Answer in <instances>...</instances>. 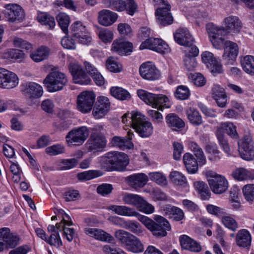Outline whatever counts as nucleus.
I'll list each match as a JSON object with an SVG mask.
<instances>
[{"mask_svg": "<svg viewBox=\"0 0 254 254\" xmlns=\"http://www.w3.org/2000/svg\"><path fill=\"white\" fill-rule=\"evenodd\" d=\"M184 163L189 173L195 174L198 170L199 165L193 155L190 153H186L183 156Z\"/></svg>", "mask_w": 254, "mask_h": 254, "instance_id": "31", "label": "nucleus"}, {"mask_svg": "<svg viewBox=\"0 0 254 254\" xmlns=\"http://www.w3.org/2000/svg\"><path fill=\"white\" fill-rule=\"evenodd\" d=\"M110 102L105 96H99L93 108V115L96 119H100L105 116L110 109Z\"/></svg>", "mask_w": 254, "mask_h": 254, "instance_id": "17", "label": "nucleus"}, {"mask_svg": "<svg viewBox=\"0 0 254 254\" xmlns=\"http://www.w3.org/2000/svg\"><path fill=\"white\" fill-rule=\"evenodd\" d=\"M186 113L189 121L193 126H199L202 124V117L195 109L190 107Z\"/></svg>", "mask_w": 254, "mask_h": 254, "instance_id": "40", "label": "nucleus"}, {"mask_svg": "<svg viewBox=\"0 0 254 254\" xmlns=\"http://www.w3.org/2000/svg\"><path fill=\"white\" fill-rule=\"evenodd\" d=\"M180 242L182 248L184 249L196 253L201 250L200 244L187 235L181 236Z\"/></svg>", "mask_w": 254, "mask_h": 254, "instance_id": "28", "label": "nucleus"}, {"mask_svg": "<svg viewBox=\"0 0 254 254\" xmlns=\"http://www.w3.org/2000/svg\"><path fill=\"white\" fill-rule=\"evenodd\" d=\"M206 176L209 185L214 193L221 194L226 191L229 183L224 176L211 170L206 172Z\"/></svg>", "mask_w": 254, "mask_h": 254, "instance_id": "6", "label": "nucleus"}, {"mask_svg": "<svg viewBox=\"0 0 254 254\" xmlns=\"http://www.w3.org/2000/svg\"><path fill=\"white\" fill-rule=\"evenodd\" d=\"M71 33L79 43L87 44L91 41L85 26L80 21H75L71 26Z\"/></svg>", "mask_w": 254, "mask_h": 254, "instance_id": "14", "label": "nucleus"}, {"mask_svg": "<svg viewBox=\"0 0 254 254\" xmlns=\"http://www.w3.org/2000/svg\"><path fill=\"white\" fill-rule=\"evenodd\" d=\"M84 231L87 235L97 240L108 243H111L114 240L113 236L100 229L86 227H85Z\"/></svg>", "mask_w": 254, "mask_h": 254, "instance_id": "22", "label": "nucleus"}, {"mask_svg": "<svg viewBox=\"0 0 254 254\" xmlns=\"http://www.w3.org/2000/svg\"><path fill=\"white\" fill-rule=\"evenodd\" d=\"M107 145V139L103 133H92L85 145L90 151L94 152L102 151Z\"/></svg>", "mask_w": 254, "mask_h": 254, "instance_id": "13", "label": "nucleus"}, {"mask_svg": "<svg viewBox=\"0 0 254 254\" xmlns=\"http://www.w3.org/2000/svg\"><path fill=\"white\" fill-rule=\"evenodd\" d=\"M127 251L138 254L144 251V246L140 240L134 235L125 248Z\"/></svg>", "mask_w": 254, "mask_h": 254, "instance_id": "36", "label": "nucleus"}, {"mask_svg": "<svg viewBox=\"0 0 254 254\" xmlns=\"http://www.w3.org/2000/svg\"><path fill=\"white\" fill-rule=\"evenodd\" d=\"M171 181L175 185L182 186L187 183L185 176L180 172L173 171L170 175Z\"/></svg>", "mask_w": 254, "mask_h": 254, "instance_id": "56", "label": "nucleus"}, {"mask_svg": "<svg viewBox=\"0 0 254 254\" xmlns=\"http://www.w3.org/2000/svg\"><path fill=\"white\" fill-rule=\"evenodd\" d=\"M237 127L233 123L230 122H225L221 123L217 127L216 130L220 131L223 134H224L226 131L227 134L231 138L238 139L239 134L237 131Z\"/></svg>", "mask_w": 254, "mask_h": 254, "instance_id": "30", "label": "nucleus"}, {"mask_svg": "<svg viewBox=\"0 0 254 254\" xmlns=\"http://www.w3.org/2000/svg\"><path fill=\"white\" fill-rule=\"evenodd\" d=\"M138 97L146 104L162 111L164 108H169L171 104L168 97L163 94H155L143 89L137 91Z\"/></svg>", "mask_w": 254, "mask_h": 254, "instance_id": "4", "label": "nucleus"}, {"mask_svg": "<svg viewBox=\"0 0 254 254\" xmlns=\"http://www.w3.org/2000/svg\"><path fill=\"white\" fill-rule=\"evenodd\" d=\"M189 147L197 158L199 165L202 166L204 165L206 163V160L202 148L194 142H190Z\"/></svg>", "mask_w": 254, "mask_h": 254, "instance_id": "39", "label": "nucleus"}, {"mask_svg": "<svg viewBox=\"0 0 254 254\" xmlns=\"http://www.w3.org/2000/svg\"><path fill=\"white\" fill-rule=\"evenodd\" d=\"M232 176L238 181H243L248 179H254V175L247 170L240 168L236 170L232 173Z\"/></svg>", "mask_w": 254, "mask_h": 254, "instance_id": "46", "label": "nucleus"}, {"mask_svg": "<svg viewBox=\"0 0 254 254\" xmlns=\"http://www.w3.org/2000/svg\"><path fill=\"white\" fill-rule=\"evenodd\" d=\"M111 95L120 100H128L130 99L129 93L126 89L120 87H112L110 89Z\"/></svg>", "mask_w": 254, "mask_h": 254, "instance_id": "42", "label": "nucleus"}, {"mask_svg": "<svg viewBox=\"0 0 254 254\" xmlns=\"http://www.w3.org/2000/svg\"><path fill=\"white\" fill-rule=\"evenodd\" d=\"M114 222L120 227L127 229L137 235L139 236L143 232L142 226L138 222L135 221H126L122 218L117 217L115 218Z\"/></svg>", "mask_w": 254, "mask_h": 254, "instance_id": "19", "label": "nucleus"}, {"mask_svg": "<svg viewBox=\"0 0 254 254\" xmlns=\"http://www.w3.org/2000/svg\"><path fill=\"white\" fill-rule=\"evenodd\" d=\"M5 17L10 22H16L22 21L25 14L22 7L16 4H8L5 5Z\"/></svg>", "mask_w": 254, "mask_h": 254, "instance_id": "15", "label": "nucleus"}, {"mask_svg": "<svg viewBox=\"0 0 254 254\" xmlns=\"http://www.w3.org/2000/svg\"><path fill=\"white\" fill-rule=\"evenodd\" d=\"M51 53L48 47L41 46L33 51L30 55L31 59L36 63L41 62L47 59Z\"/></svg>", "mask_w": 254, "mask_h": 254, "instance_id": "29", "label": "nucleus"}, {"mask_svg": "<svg viewBox=\"0 0 254 254\" xmlns=\"http://www.w3.org/2000/svg\"><path fill=\"white\" fill-rule=\"evenodd\" d=\"M163 211L166 215H172L176 221L182 220L184 217L183 211L177 207L171 205H166L163 208Z\"/></svg>", "mask_w": 254, "mask_h": 254, "instance_id": "35", "label": "nucleus"}, {"mask_svg": "<svg viewBox=\"0 0 254 254\" xmlns=\"http://www.w3.org/2000/svg\"><path fill=\"white\" fill-rule=\"evenodd\" d=\"M223 23L224 27H219L212 24H208L207 25V30L213 46L217 49H220L223 47V60L228 64H233L238 54V45L230 41H225L223 36L229 33H239L242 28L243 24L238 17L233 15L225 18Z\"/></svg>", "mask_w": 254, "mask_h": 254, "instance_id": "1", "label": "nucleus"}, {"mask_svg": "<svg viewBox=\"0 0 254 254\" xmlns=\"http://www.w3.org/2000/svg\"><path fill=\"white\" fill-rule=\"evenodd\" d=\"M239 152L242 158L250 161L254 158V142L252 137L249 135H245L238 142Z\"/></svg>", "mask_w": 254, "mask_h": 254, "instance_id": "10", "label": "nucleus"}, {"mask_svg": "<svg viewBox=\"0 0 254 254\" xmlns=\"http://www.w3.org/2000/svg\"><path fill=\"white\" fill-rule=\"evenodd\" d=\"M138 210L146 214H150L155 211L154 207L141 197L137 207Z\"/></svg>", "mask_w": 254, "mask_h": 254, "instance_id": "54", "label": "nucleus"}, {"mask_svg": "<svg viewBox=\"0 0 254 254\" xmlns=\"http://www.w3.org/2000/svg\"><path fill=\"white\" fill-rule=\"evenodd\" d=\"M175 97L180 100H185L190 96V91L189 88L184 85L179 86L175 93Z\"/></svg>", "mask_w": 254, "mask_h": 254, "instance_id": "59", "label": "nucleus"}, {"mask_svg": "<svg viewBox=\"0 0 254 254\" xmlns=\"http://www.w3.org/2000/svg\"><path fill=\"white\" fill-rule=\"evenodd\" d=\"M118 17L116 13L108 9H103L98 12V21L104 26L112 25L116 21Z\"/></svg>", "mask_w": 254, "mask_h": 254, "instance_id": "25", "label": "nucleus"}, {"mask_svg": "<svg viewBox=\"0 0 254 254\" xmlns=\"http://www.w3.org/2000/svg\"><path fill=\"white\" fill-rule=\"evenodd\" d=\"M251 241V235L248 230L241 229L238 231L236 236V243L239 247L248 249Z\"/></svg>", "mask_w": 254, "mask_h": 254, "instance_id": "27", "label": "nucleus"}, {"mask_svg": "<svg viewBox=\"0 0 254 254\" xmlns=\"http://www.w3.org/2000/svg\"><path fill=\"white\" fill-rule=\"evenodd\" d=\"M7 73L3 88L11 89L15 87L19 83L18 76L15 73L9 70H8Z\"/></svg>", "mask_w": 254, "mask_h": 254, "instance_id": "44", "label": "nucleus"}, {"mask_svg": "<svg viewBox=\"0 0 254 254\" xmlns=\"http://www.w3.org/2000/svg\"><path fill=\"white\" fill-rule=\"evenodd\" d=\"M167 124L173 130H177L185 127V123L177 115L170 113L166 117Z\"/></svg>", "mask_w": 254, "mask_h": 254, "instance_id": "33", "label": "nucleus"}, {"mask_svg": "<svg viewBox=\"0 0 254 254\" xmlns=\"http://www.w3.org/2000/svg\"><path fill=\"white\" fill-rule=\"evenodd\" d=\"M38 21L42 24L49 26V28H53L55 25V20L54 18L45 12H41L37 16Z\"/></svg>", "mask_w": 254, "mask_h": 254, "instance_id": "45", "label": "nucleus"}, {"mask_svg": "<svg viewBox=\"0 0 254 254\" xmlns=\"http://www.w3.org/2000/svg\"><path fill=\"white\" fill-rule=\"evenodd\" d=\"M130 118L131 120H129V123H131V127L133 129L136 128L137 126H138L139 125L146 121H145V116L138 111H132L131 112Z\"/></svg>", "mask_w": 254, "mask_h": 254, "instance_id": "47", "label": "nucleus"}, {"mask_svg": "<svg viewBox=\"0 0 254 254\" xmlns=\"http://www.w3.org/2000/svg\"><path fill=\"white\" fill-rule=\"evenodd\" d=\"M88 135V128L83 126L69 131L65 137L66 141L69 145H81L87 139Z\"/></svg>", "mask_w": 254, "mask_h": 254, "instance_id": "7", "label": "nucleus"}, {"mask_svg": "<svg viewBox=\"0 0 254 254\" xmlns=\"http://www.w3.org/2000/svg\"><path fill=\"white\" fill-rule=\"evenodd\" d=\"M140 50L148 49L160 54H164L169 51L168 44L159 38H150L142 42L139 47Z\"/></svg>", "mask_w": 254, "mask_h": 254, "instance_id": "12", "label": "nucleus"}, {"mask_svg": "<svg viewBox=\"0 0 254 254\" xmlns=\"http://www.w3.org/2000/svg\"><path fill=\"white\" fill-rule=\"evenodd\" d=\"M171 6H161L158 8L155 11V15L160 24L162 26H166L171 24L173 22V18L170 11Z\"/></svg>", "mask_w": 254, "mask_h": 254, "instance_id": "21", "label": "nucleus"}, {"mask_svg": "<svg viewBox=\"0 0 254 254\" xmlns=\"http://www.w3.org/2000/svg\"><path fill=\"white\" fill-rule=\"evenodd\" d=\"M104 4L109 8L119 12L125 10V0H103Z\"/></svg>", "mask_w": 254, "mask_h": 254, "instance_id": "43", "label": "nucleus"}, {"mask_svg": "<svg viewBox=\"0 0 254 254\" xmlns=\"http://www.w3.org/2000/svg\"><path fill=\"white\" fill-rule=\"evenodd\" d=\"M68 79L66 75L59 71L49 73L43 80V84L47 90L55 92L63 89L67 84Z\"/></svg>", "mask_w": 254, "mask_h": 254, "instance_id": "5", "label": "nucleus"}, {"mask_svg": "<svg viewBox=\"0 0 254 254\" xmlns=\"http://www.w3.org/2000/svg\"><path fill=\"white\" fill-rule=\"evenodd\" d=\"M19 241V237L11 232L8 228L0 229V252L4 248L12 249L15 247Z\"/></svg>", "mask_w": 254, "mask_h": 254, "instance_id": "8", "label": "nucleus"}, {"mask_svg": "<svg viewBox=\"0 0 254 254\" xmlns=\"http://www.w3.org/2000/svg\"><path fill=\"white\" fill-rule=\"evenodd\" d=\"M134 235L124 230H118L115 232V237L117 240L124 248L130 242Z\"/></svg>", "mask_w": 254, "mask_h": 254, "instance_id": "41", "label": "nucleus"}, {"mask_svg": "<svg viewBox=\"0 0 254 254\" xmlns=\"http://www.w3.org/2000/svg\"><path fill=\"white\" fill-rule=\"evenodd\" d=\"M205 149L207 153L211 154L209 157V159L210 161L218 162L220 160L221 157L219 155L220 151L216 145L211 144H207L206 145Z\"/></svg>", "mask_w": 254, "mask_h": 254, "instance_id": "49", "label": "nucleus"}, {"mask_svg": "<svg viewBox=\"0 0 254 254\" xmlns=\"http://www.w3.org/2000/svg\"><path fill=\"white\" fill-rule=\"evenodd\" d=\"M149 179L153 182L161 186H165L168 182L166 177L161 172H154L149 174Z\"/></svg>", "mask_w": 254, "mask_h": 254, "instance_id": "53", "label": "nucleus"}, {"mask_svg": "<svg viewBox=\"0 0 254 254\" xmlns=\"http://www.w3.org/2000/svg\"><path fill=\"white\" fill-rule=\"evenodd\" d=\"M64 152V147L60 144H56L46 148V152L50 155H56Z\"/></svg>", "mask_w": 254, "mask_h": 254, "instance_id": "63", "label": "nucleus"}, {"mask_svg": "<svg viewBox=\"0 0 254 254\" xmlns=\"http://www.w3.org/2000/svg\"><path fill=\"white\" fill-rule=\"evenodd\" d=\"M95 100V95L92 91H84L77 97V108L83 113L91 111Z\"/></svg>", "mask_w": 254, "mask_h": 254, "instance_id": "11", "label": "nucleus"}, {"mask_svg": "<svg viewBox=\"0 0 254 254\" xmlns=\"http://www.w3.org/2000/svg\"><path fill=\"white\" fill-rule=\"evenodd\" d=\"M68 69L75 83L87 85L90 83V77L77 62H70L68 64Z\"/></svg>", "mask_w": 254, "mask_h": 254, "instance_id": "9", "label": "nucleus"}, {"mask_svg": "<svg viewBox=\"0 0 254 254\" xmlns=\"http://www.w3.org/2000/svg\"><path fill=\"white\" fill-rule=\"evenodd\" d=\"M175 41L182 46H189L193 42V39L186 28H180L174 34Z\"/></svg>", "mask_w": 254, "mask_h": 254, "instance_id": "23", "label": "nucleus"}, {"mask_svg": "<svg viewBox=\"0 0 254 254\" xmlns=\"http://www.w3.org/2000/svg\"><path fill=\"white\" fill-rule=\"evenodd\" d=\"M126 12L132 16L137 10L138 5L134 0H125Z\"/></svg>", "mask_w": 254, "mask_h": 254, "instance_id": "64", "label": "nucleus"}, {"mask_svg": "<svg viewBox=\"0 0 254 254\" xmlns=\"http://www.w3.org/2000/svg\"><path fill=\"white\" fill-rule=\"evenodd\" d=\"M57 20L63 32L67 33L69 24V17L65 13L61 12L57 16Z\"/></svg>", "mask_w": 254, "mask_h": 254, "instance_id": "52", "label": "nucleus"}, {"mask_svg": "<svg viewBox=\"0 0 254 254\" xmlns=\"http://www.w3.org/2000/svg\"><path fill=\"white\" fill-rule=\"evenodd\" d=\"M108 209L119 215L137 217L138 220L146 229L157 237L166 236L167 234V231L171 229V225L168 221L160 215H154L153 220L146 216L139 214L134 208L125 205H112L109 206Z\"/></svg>", "mask_w": 254, "mask_h": 254, "instance_id": "2", "label": "nucleus"}, {"mask_svg": "<svg viewBox=\"0 0 254 254\" xmlns=\"http://www.w3.org/2000/svg\"><path fill=\"white\" fill-rule=\"evenodd\" d=\"M84 65L87 71L92 77L95 83L98 86H102L105 83V80L101 73L90 63L85 62Z\"/></svg>", "mask_w": 254, "mask_h": 254, "instance_id": "32", "label": "nucleus"}, {"mask_svg": "<svg viewBox=\"0 0 254 254\" xmlns=\"http://www.w3.org/2000/svg\"><path fill=\"white\" fill-rule=\"evenodd\" d=\"M139 73L144 79L155 80L160 77V71L150 62L142 64L139 67Z\"/></svg>", "mask_w": 254, "mask_h": 254, "instance_id": "16", "label": "nucleus"}, {"mask_svg": "<svg viewBox=\"0 0 254 254\" xmlns=\"http://www.w3.org/2000/svg\"><path fill=\"white\" fill-rule=\"evenodd\" d=\"M141 197L137 194L125 193L123 195L122 199L125 204L137 207Z\"/></svg>", "mask_w": 254, "mask_h": 254, "instance_id": "48", "label": "nucleus"}, {"mask_svg": "<svg viewBox=\"0 0 254 254\" xmlns=\"http://www.w3.org/2000/svg\"><path fill=\"white\" fill-rule=\"evenodd\" d=\"M241 66L247 73L254 75V56L246 55L241 58Z\"/></svg>", "mask_w": 254, "mask_h": 254, "instance_id": "34", "label": "nucleus"}, {"mask_svg": "<svg viewBox=\"0 0 254 254\" xmlns=\"http://www.w3.org/2000/svg\"><path fill=\"white\" fill-rule=\"evenodd\" d=\"M77 160L75 158L63 160L60 164V169L64 170L72 169L77 165Z\"/></svg>", "mask_w": 254, "mask_h": 254, "instance_id": "60", "label": "nucleus"}, {"mask_svg": "<svg viewBox=\"0 0 254 254\" xmlns=\"http://www.w3.org/2000/svg\"><path fill=\"white\" fill-rule=\"evenodd\" d=\"M221 222L226 228L232 231H235L238 228V224L236 220L230 216H222Z\"/></svg>", "mask_w": 254, "mask_h": 254, "instance_id": "57", "label": "nucleus"}, {"mask_svg": "<svg viewBox=\"0 0 254 254\" xmlns=\"http://www.w3.org/2000/svg\"><path fill=\"white\" fill-rule=\"evenodd\" d=\"M5 56L13 61H21L24 58V54L20 50L11 49L5 52Z\"/></svg>", "mask_w": 254, "mask_h": 254, "instance_id": "51", "label": "nucleus"}, {"mask_svg": "<svg viewBox=\"0 0 254 254\" xmlns=\"http://www.w3.org/2000/svg\"><path fill=\"white\" fill-rule=\"evenodd\" d=\"M242 191L245 199L252 204L254 199V184L245 185Z\"/></svg>", "mask_w": 254, "mask_h": 254, "instance_id": "55", "label": "nucleus"}, {"mask_svg": "<svg viewBox=\"0 0 254 254\" xmlns=\"http://www.w3.org/2000/svg\"><path fill=\"white\" fill-rule=\"evenodd\" d=\"M184 62L185 67L189 71L194 70L197 64L195 58L188 55L185 56Z\"/></svg>", "mask_w": 254, "mask_h": 254, "instance_id": "62", "label": "nucleus"}, {"mask_svg": "<svg viewBox=\"0 0 254 254\" xmlns=\"http://www.w3.org/2000/svg\"><path fill=\"white\" fill-rule=\"evenodd\" d=\"M216 135L221 148L226 153H227L228 155H230L231 154L230 148L228 139L225 136V134L221 133V132L220 131L216 130Z\"/></svg>", "mask_w": 254, "mask_h": 254, "instance_id": "50", "label": "nucleus"}, {"mask_svg": "<svg viewBox=\"0 0 254 254\" xmlns=\"http://www.w3.org/2000/svg\"><path fill=\"white\" fill-rule=\"evenodd\" d=\"M133 135V132L129 130L127 132V136L126 137L114 136L112 138L110 143L112 146L118 147L123 150L131 149L134 146L133 143L131 141Z\"/></svg>", "mask_w": 254, "mask_h": 254, "instance_id": "18", "label": "nucleus"}, {"mask_svg": "<svg viewBox=\"0 0 254 254\" xmlns=\"http://www.w3.org/2000/svg\"><path fill=\"white\" fill-rule=\"evenodd\" d=\"M22 87L23 93L30 98H39L43 94L42 87L35 82H27L24 84Z\"/></svg>", "mask_w": 254, "mask_h": 254, "instance_id": "20", "label": "nucleus"}, {"mask_svg": "<svg viewBox=\"0 0 254 254\" xmlns=\"http://www.w3.org/2000/svg\"><path fill=\"white\" fill-rule=\"evenodd\" d=\"M136 132L142 137H148L153 133V127L149 121L143 122L134 128Z\"/></svg>", "mask_w": 254, "mask_h": 254, "instance_id": "37", "label": "nucleus"}, {"mask_svg": "<svg viewBox=\"0 0 254 254\" xmlns=\"http://www.w3.org/2000/svg\"><path fill=\"white\" fill-rule=\"evenodd\" d=\"M132 43L125 41L123 39L116 40L112 44V50L119 55L130 54L132 52Z\"/></svg>", "mask_w": 254, "mask_h": 254, "instance_id": "24", "label": "nucleus"}, {"mask_svg": "<svg viewBox=\"0 0 254 254\" xmlns=\"http://www.w3.org/2000/svg\"><path fill=\"white\" fill-rule=\"evenodd\" d=\"M46 242L51 246L59 248L63 245V243L59 233L52 234L50 237L47 238Z\"/></svg>", "mask_w": 254, "mask_h": 254, "instance_id": "61", "label": "nucleus"}, {"mask_svg": "<svg viewBox=\"0 0 254 254\" xmlns=\"http://www.w3.org/2000/svg\"><path fill=\"white\" fill-rule=\"evenodd\" d=\"M128 184L135 189L144 187L148 181V177L144 173L134 174L126 178Z\"/></svg>", "mask_w": 254, "mask_h": 254, "instance_id": "26", "label": "nucleus"}, {"mask_svg": "<svg viewBox=\"0 0 254 254\" xmlns=\"http://www.w3.org/2000/svg\"><path fill=\"white\" fill-rule=\"evenodd\" d=\"M107 68L111 72H119L122 70V66L117 60L113 57H110L106 62Z\"/></svg>", "mask_w": 254, "mask_h": 254, "instance_id": "58", "label": "nucleus"}, {"mask_svg": "<svg viewBox=\"0 0 254 254\" xmlns=\"http://www.w3.org/2000/svg\"><path fill=\"white\" fill-rule=\"evenodd\" d=\"M101 161L109 170L122 171L129 164V160L128 156L124 152L111 151L103 156Z\"/></svg>", "mask_w": 254, "mask_h": 254, "instance_id": "3", "label": "nucleus"}, {"mask_svg": "<svg viewBox=\"0 0 254 254\" xmlns=\"http://www.w3.org/2000/svg\"><path fill=\"white\" fill-rule=\"evenodd\" d=\"M189 147L197 158L199 165L202 166L204 165L206 163V160L202 148L194 142H190Z\"/></svg>", "mask_w": 254, "mask_h": 254, "instance_id": "38", "label": "nucleus"}]
</instances>
